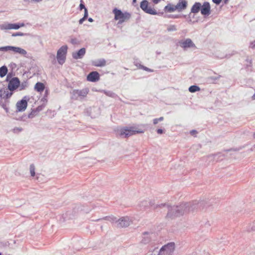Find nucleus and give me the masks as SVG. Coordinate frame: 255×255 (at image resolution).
I'll list each match as a JSON object with an SVG mask.
<instances>
[{
  "label": "nucleus",
  "mask_w": 255,
  "mask_h": 255,
  "mask_svg": "<svg viewBox=\"0 0 255 255\" xmlns=\"http://www.w3.org/2000/svg\"><path fill=\"white\" fill-rule=\"evenodd\" d=\"M204 201L196 202H185L182 203L177 206H170L165 204H161L158 206H163L167 209V218L173 219L183 215L188 214L194 211L197 208H201L202 209L204 208Z\"/></svg>",
  "instance_id": "nucleus-1"
},
{
  "label": "nucleus",
  "mask_w": 255,
  "mask_h": 255,
  "mask_svg": "<svg viewBox=\"0 0 255 255\" xmlns=\"http://www.w3.org/2000/svg\"><path fill=\"white\" fill-rule=\"evenodd\" d=\"M143 131L134 127H125L118 130L117 133L122 138H127L136 133H143Z\"/></svg>",
  "instance_id": "nucleus-2"
},
{
  "label": "nucleus",
  "mask_w": 255,
  "mask_h": 255,
  "mask_svg": "<svg viewBox=\"0 0 255 255\" xmlns=\"http://www.w3.org/2000/svg\"><path fill=\"white\" fill-rule=\"evenodd\" d=\"M113 12L115 15L114 19L119 20L118 24H122L124 22L128 20L131 17V14L129 12H123L121 10L115 8L113 10Z\"/></svg>",
  "instance_id": "nucleus-3"
},
{
  "label": "nucleus",
  "mask_w": 255,
  "mask_h": 255,
  "mask_svg": "<svg viewBox=\"0 0 255 255\" xmlns=\"http://www.w3.org/2000/svg\"><path fill=\"white\" fill-rule=\"evenodd\" d=\"M89 92L88 88H85L81 90L75 89L71 93V98L76 100H81L86 97Z\"/></svg>",
  "instance_id": "nucleus-4"
},
{
  "label": "nucleus",
  "mask_w": 255,
  "mask_h": 255,
  "mask_svg": "<svg viewBox=\"0 0 255 255\" xmlns=\"http://www.w3.org/2000/svg\"><path fill=\"white\" fill-rule=\"evenodd\" d=\"M68 46L63 45L57 51L56 58L59 64L62 65L65 61Z\"/></svg>",
  "instance_id": "nucleus-5"
},
{
  "label": "nucleus",
  "mask_w": 255,
  "mask_h": 255,
  "mask_svg": "<svg viewBox=\"0 0 255 255\" xmlns=\"http://www.w3.org/2000/svg\"><path fill=\"white\" fill-rule=\"evenodd\" d=\"M175 250L174 243H170L163 246L159 250L158 255H172Z\"/></svg>",
  "instance_id": "nucleus-6"
},
{
  "label": "nucleus",
  "mask_w": 255,
  "mask_h": 255,
  "mask_svg": "<svg viewBox=\"0 0 255 255\" xmlns=\"http://www.w3.org/2000/svg\"><path fill=\"white\" fill-rule=\"evenodd\" d=\"M9 50H11L15 53H18L23 55H25L27 54L26 50L19 47H14L12 46L0 47V51L6 52Z\"/></svg>",
  "instance_id": "nucleus-7"
},
{
  "label": "nucleus",
  "mask_w": 255,
  "mask_h": 255,
  "mask_svg": "<svg viewBox=\"0 0 255 255\" xmlns=\"http://www.w3.org/2000/svg\"><path fill=\"white\" fill-rule=\"evenodd\" d=\"M24 25L25 24L24 23H4L0 24V29L1 30L18 29L20 27H23Z\"/></svg>",
  "instance_id": "nucleus-8"
},
{
  "label": "nucleus",
  "mask_w": 255,
  "mask_h": 255,
  "mask_svg": "<svg viewBox=\"0 0 255 255\" xmlns=\"http://www.w3.org/2000/svg\"><path fill=\"white\" fill-rule=\"evenodd\" d=\"M155 237V234L152 232H144L142 234L140 243L146 245L149 243Z\"/></svg>",
  "instance_id": "nucleus-9"
},
{
  "label": "nucleus",
  "mask_w": 255,
  "mask_h": 255,
  "mask_svg": "<svg viewBox=\"0 0 255 255\" xmlns=\"http://www.w3.org/2000/svg\"><path fill=\"white\" fill-rule=\"evenodd\" d=\"M140 8L146 13L155 15L157 14L156 10L148 6V2L146 0H143L140 2Z\"/></svg>",
  "instance_id": "nucleus-10"
},
{
  "label": "nucleus",
  "mask_w": 255,
  "mask_h": 255,
  "mask_svg": "<svg viewBox=\"0 0 255 255\" xmlns=\"http://www.w3.org/2000/svg\"><path fill=\"white\" fill-rule=\"evenodd\" d=\"M179 43L180 46L183 48L184 50L189 48H194L195 49L197 48L195 44L190 38H187L184 40H180L179 42Z\"/></svg>",
  "instance_id": "nucleus-11"
},
{
  "label": "nucleus",
  "mask_w": 255,
  "mask_h": 255,
  "mask_svg": "<svg viewBox=\"0 0 255 255\" xmlns=\"http://www.w3.org/2000/svg\"><path fill=\"white\" fill-rule=\"evenodd\" d=\"M131 221L128 217H124L119 219L117 222V226L119 228L127 227L130 224Z\"/></svg>",
  "instance_id": "nucleus-12"
},
{
  "label": "nucleus",
  "mask_w": 255,
  "mask_h": 255,
  "mask_svg": "<svg viewBox=\"0 0 255 255\" xmlns=\"http://www.w3.org/2000/svg\"><path fill=\"white\" fill-rule=\"evenodd\" d=\"M20 85V81L18 78L14 77L9 80L8 84V89L10 91L16 90Z\"/></svg>",
  "instance_id": "nucleus-13"
},
{
  "label": "nucleus",
  "mask_w": 255,
  "mask_h": 255,
  "mask_svg": "<svg viewBox=\"0 0 255 255\" xmlns=\"http://www.w3.org/2000/svg\"><path fill=\"white\" fill-rule=\"evenodd\" d=\"M88 81L95 82L100 80V74L97 71L90 72L87 77Z\"/></svg>",
  "instance_id": "nucleus-14"
},
{
  "label": "nucleus",
  "mask_w": 255,
  "mask_h": 255,
  "mask_svg": "<svg viewBox=\"0 0 255 255\" xmlns=\"http://www.w3.org/2000/svg\"><path fill=\"white\" fill-rule=\"evenodd\" d=\"M211 7L208 2H204L201 7V13L204 15H209L210 14Z\"/></svg>",
  "instance_id": "nucleus-15"
},
{
  "label": "nucleus",
  "mask_w": 255,
  "mask_h": 255,
  "mask_svg": "<svg viewBox=\"0 0 255 255\" xmlns=\"http://www.w3.org/2000/svg\"><path fill=\"white\" fill-rule=\"evenodd\" d=\"M16 109L18 112H23L25 110L27 106V102L25 100H21L16 103Z\"/></svg>",
  "instance_id": "nucleus-16"
},
{
  "label": "nucleus",
  "mask_w": 255,
  "mask_h": 255,
  "mask_svg": "<svg viewBox=\"0 0 255 255\" xmlns=\"http://www.w3.org/2000/svg\"><path fill=\"white\" fill-rule=\"evenodd\" d=\"M85 53L86 49L85 48H82L77 52H73L72 57L74 59H82Z\"/></svg>",
  "instance_id": "nucleus-17"
},
{
  "label": "nucleus",
  "mask_w": 255,
  "mask_h": 255,
  "mask_svg": "<svg viewBox=\"0 0 255 255\" xmlns=\"http://www.w3.org/2000/svg\"><path fill=\"white\" fill-rule=\"evenodd\" d=\"M187 2L185 0H179L175 5V8L180 12L186 8Z\"/></svg>",
  "instance_id": "nucleus-18"
},
{
  "label": "nucleus",
  "mask_w": 255,
  "mask_h": 255,
  "mask_svg": "<svg viewBox=\"0 0 255 255\" xmlns=\"http://www.w3.org/2000/svg\"><path fill=\"white\" fill-rule=\"evenodd\" d=\"M35 170V167L34 165L33 164H30V166H29V171H30V173L31 176L34 177L36 176V179L38 181H40V180H39V178H40V176H43V175H41L40 174H39V173H37L36 175Z\"/></svg>",
  "instance_id": "nucleus-19"
},
{
  "label": "nucleus",
  "mask_w": 255,
  "mask_h": 255,
  "mask_svg": "<svg viewBox=\"0 0 255 255\" xmlns=\"http://www.w3.org/2000/svg\"><path fill=\"white\" fill-rule=\"evenodd\" d=\"M159 204H158L159 205ZM148 206L151 207H153L154 209H157L158 208H162L163 206H158V205H156L154 206V204L151 201H149L147 200H144L141 202L140 206L143 207L144 208L147 207Z\"/></svg>",
  "instance_id": "nucleus-20"
},
{
  "label": "nucleus",
  "mask_w": 255,
  "mask_h": 255,
  "mask_svg": "<svg viewBox=\"0 0 255 255\" xmlns=\"http://www.w3.org/2000/svg\"><path fill=\"white\" fill-rule=\"evenodd\" d=\"M92 65L96 67H103L106 64V61L104 59H98L97 60L93 61L92 62Z\"/></svg>",
  "instance_id": "nucleus-21"
},
{
  "label": "nucleus",
  "mask_w": 255,
  "mask_h": 255,
  "mask_svg": "<svg viewBox=\"0 0 255 255\" xmlns=\"http://www.w3.org/2000/svg\"><path fill=\"white\" fill-rule=\"evenodd\" d=\"M201 4L200 2H196L192 6L191 12L193 13H198L201 9Z\"/></svg>",
  "instance_id": "nucleus-22"
},
{
  "label": "nucleus",
  "mask_w": 255,
  "mask_h": 255,
  "mask_svg": "<svg viewBox=\"0 0 255 255\" xmlns=\"http://www.w3.org/2000/svg\"><path fill=\"white\" fill-rule=\"evenodd\" d=\"M44 85L40 82H37L34 86L35 90L38 92H42L44 90Z\"/></svg>",
  "instance_id": "nucleus-23"
},
{
  "label": "nucleus",
  "mask_w": 255,
  "mask_h": 255,
  "mask_svg": "<svg viewBox=\"0 0 255 255\" xmlns=\"http://www.w3.org/2000/svg\"><path fill=\"white\" fill-rule=\"evenodd\" d=\"M175 10H177V9L175 8V5L174 6V5H172L171 4H168L164 7L165 11H166L168 12H172L174 11Z\"/></svg>",
  "instance_id": "nucleus-24"
},
{
  "label": "nucleus",
  "mask_w": 255,
  "mask_h": 255,
  "mask_svg": "<svg viewBox=\"0 0 255 255\" xmlns=\"http://www.w3.org/2000/svg\"><path fill=\"white\" fill-rule=\"evenodd\" d=\"M8 69L6 66H2L0 68V77L2 78L7 73Z\"/></svg>",
  "instance_id": "nucleus-25"
},
{
  "label": "nucleus",
  "mask_w": 255,
  "mask_h": 255,
  "mask_svg": "<svg viewBox=\"0 0 255 255\" xmlns=\"http://www.w3.org/2000/svg\"><path fill=\"white\" fill-rule=\"evenodd\" d=\"M200 90V88L196 85H193L189 87V91L191 93H194L197 91H199Z\"/></svg>",
  "instance_id": "nucleus-26"
},
{
  "label": "nucleus",
  "mask_w": 255,
  "mask_h": 255,
  "mask_svg": "<svg viewBox=\"0 0 255 255\" xmlns=\"http://www.w3.org/2000/svg\"><path fill=\"white\" fill-rule=\"evenodd\" d=\"M103 92L104 93V94L105 95H106L107 96H108L109 97H111L112 98H115L117 96V95L112 91H103Z\"/></svg>",
  "instance_id": "nucleus-27"
},
{
  "label": "nucleus",
  "mask_w": 255,
  "mask_h": 255,
  "mask_svg": "<svg viewBox=\"0 0 255 255\" xmlns=\"http://www.w3.org/2000/svg\"><path fill=\"white\" fill-rule=\"evenodd\" d=\"M167 30L168 31H175L177 30L176 26L175 25H170L168 26L167 28Z\"/></svg>",
  "instance_id": "nucleus-28"
},
{
  "label": "nucleus",
  "mask_w": 255,
  "mask_h": 255,
  "mask_svg": "<svg viewBox=\"0 0 255 255\" xmlns=\"http://www.w3.org/2000/svg\"><path fill=\"white\" fill-rule=\"evenodd\" d=\"M220 77H221L220 75H219L218 76H215V77H210L208 78V81H209L210 82H214L216 80L219 79Z\"/></svg>",
  "instance_id": "nucleus-29"
},
{
  "label": "nucleus",
  "mask_w": 255,
  "mask_h": 255,
  "mask_svg": "<svg viewBox=\"0 0 255 255\" xmlns=\"http://www.w3.org/2000/svg\"><path fill=\"white\" fill-rule=\"evenodd\" d=\"M19 86L20 90H23L28 86V83L26 81L23 82L19 85Z\"/></svg>",
  "instance_id": "nucleus-30"
},
{
  "label": "nucleus",
  "mask_w": 255,
  "mask_h": 255,
  "mask_svg": "<svg viewBox=\"0 0 255 255\" xmlns=\"http://www.w3.org/2000/svg\"><path fill=\"white\" fill-rule=\"evenodd\" d=\"M70 42L73 45H78L80 44V41L76 38H71Z\"/></svg>",
  "instance_id": "nucleus-31"
},
{
  "label": "nucleus",
  "mask_w": 255,
  "mask_h": 255,
  "mask_svg": "<svg viewBox=\"0 0 255 255\" xmlns=\"http://www.w3.org/2000/svg\"><path fill=\"white\" fill-rule=\"evenodd\" d=\"M38 113L35 110H33L30 114L28 115L29 118H32L35 117Z\"/></svg>",
  "instance_id": "nucleus-32"
},
{
  "label": "nucleus",
  "mask_w": 255,
  "mask_h": 255,
  "mask_svg": "<svg viewBox=\"0 0 255 255\" xmlns=\"http://www.w3.org/2000/svg\"><path fill=\"white\" fill-rule=\"evenodd\" d=\"M27 35V34H26V33H22L21 32H17L16 33H13L12 34V36H13V37L18 36H25Z\"/></svg>",
  "instance_id": "nucleus-33"
},
{
  "label": "nucleus",
  "mask_w": 255,
  "mask_h": 255,
  "mask_svg": "<svg viewBox=\"0 0 255 255\" xmlns=\"http://www.w3.org/2000/svg\"><path fill=\"white\" fill-rule=\"evenodd\" d=\"M6 93V91H5L4 89L0 90V97L1 98L5 99V94Z\"/></svg>",
  "instance_id": "nucleus-34"
},
{
  "label": "nucleus",
  "mask_w": 255,
  "mask_h": 255,
  "mask_svg": "<svg viewBox=\"0 0 255 255\" xmlns=\"http://www.w3.org/2000/svg\"><path fill=\"white\" fill-rule=\"evenodd\" d=\"M248 232H251L252 231L255 232V225L253 224L251 227H249L247 229Z\"/></svg>",
  "instance_id": "nucleus-35"
},
{
  "label": "nucleus",
  "mask_w": 255,
  "mask_h": 255,
  "mask_svg": "<svg viewBox=\"0 0 255 255\" xmlns=\"http://www.w3.org/2000/svg\"><path fill=\"white\" fill-rule=\"evenodd\" d=\"M246 61L247 62V64H246V67L248 68L249 67H252V62L251 60L247 59L246 60Z\"/></svg>",
  "instance_id": "nucleus-36"
},
{
  "label": "nucleus",
  "mask_w": 255,
  "mask_h": 255,
  "mask_svg": "<svg viewBox=\"0 0 255 255\" xmlns=\"http://www.w3.org/2000/svg\"><path fill=\"white\" fill-rule=\"evenodd\" d=\"M12 91H10V92L8 91H6V93L5 94V99H8L12 95Z\"/></svg>",
  "instance_id": "nucleus-37"
},
{
  "label": "nucleus",
  "mask_w": 255,
  "mask_h": 255,
  "mask_svg": "<svg viewBox=\"0 0 255 255\" xmlns=\"http://www.w3.org/2000/svg\"><path fill=\"white\" fill-rule=\"evenodd\" d=\"M12 73H9L7 74V76H6V80L7 81H9V80H10V79L12 78Z\"/></svg>",
  "instance_id": "nucleus-38"
},
{
  "label": "nucleus",
  "mask_w": 255,
  "mask_h": 255,
  "mask_svg": "<svg viewBox=\"0 0 255 255\" xmlns=\"http://www.w3.org/2000/svg\"><path fill=\"white\" fill-rule=\"evenodd\" d=\"M13 130L14 132L18 133V132H20L22 130V128H13Z\"/></svg>",
  "instance_id": "nucleus-39"
},
{
  "label": "nucleus",
  "mask_w": 255,
  "mask_h": 255,
  "mask_svg": "<svg viewBox=\"0 0 255 255\" xmlns=\"http://www.w3.org/2000/svg\"><path fill=\"white\" fill-rule=\"evenodd\" d=\"M141 68L148 72H152L153 70L143 66H141Z\"/></svg>",
  "instance_id": "nucleus-40"
},
{
  "label": "nucleus",
  "mask_w": 255,
  "mask_h": 255,
  "mask_svg": "<svg viewBox=\"0 0 255 255\" xmlns=\"http://www.w3.org/2000/svg\"><path fill=\"white\" fill-rule=\"evenodd\" d=\"M250 47L252 49H255V40L250 43Z\"/></svg>",
  "instance_id": "nucleus-41"
},
{
  "label": "nucleus",
  "mask_w": 255,
  "mask_h": 255,
  "mask_svg": "<svg viewBox=\"0 0 255 255\" xmlns=\"http://www.w3.org/2000/svg\"><path fill=\"white\" fill-rule=\"evenodd\" d=\"M88 12L87 8H85L84 17L86 19L88 17Z\"/></svg>",
  "instance_id": "nucleus-42"
},
{
  "label": "nucleus",
  "mask_w": 255,
  "mask_h": 255,
  "mask_svg": "<svg viewBox=\"0 0 255 255\" xmlns=\"http://www.w3.org/2000/svg\"><path fill=\"white\" fill-rule=\"evenodd\" d=\"M213 2L216 4H219L221 2L222 0H212Z\"/></svg>",
  "instance_id": "nucleus-43"
},
{
  "label": "nucleus",
  "mask_w": 255,
  "mask_h": 255,
  "mask_svg": "<svg viewBox=\"0 0 255 255\" xmlns=\"http://www.w3.org/2000/svg\"><path fill=\"white\" fill-rule=\"evenodd\" d=\"M42 109V108L41 106H38L36 109L35 111H36L37 113H38L40 111H41Z\"/></svg>",
  "instance_id": "nucleus-44"
},
{
  "label": "nucleus",
  "mask_w": 255,
  "mask_h": 255,
  "mask_svg": "<svg viewBox=\"0 0 255 255\" xmlns=\"http://www.w3.org/2000/svg\"><path fill=\"white\" fill-rule=\"evenodd\" d=\"M79 7H80V10H82V9H85V8H86L85 6V5L84 4H83L82 3H80Z\"/></svg>",
  "instance_id": "nucleus-45"
},
{
  "label": "nucleus",
  "mask_w": 255,
  "mask_h": 255,
  "mask_svg": "<svg viewBox=\"0 0 255 255\" xmlns=\"http://www.w3.org/2000/svg\"><path fill=\"white\" fill-rule=\"evenodd\" d=\"M86 19L85 18H84V17L82 18H81L79 20V23L80 24H81L83 23V22H84V21H85Z\"/></svg>",
  "instance_id": "nucleus-46"
},
{
  "label": "nucleus",
  "mask_w": 255,
  "mask_h": 255,
  "mask_svg": "<svg viewBox=\"0 0 255 255\" xmlns=\"http://www.w3.org/2000/svg\"><path fill=\"white\" fill-rule=\"evenodd\" d=\"M157 132L158 134H162L163 133V130L161 128H159L157 129Z\"/></svg>",
  "instance_id": "nucleus-47"
},
{
  "label": "nucleus",
  "mask_w": 255,
  "mask_h": 255,
  "mask_svg": "<svg viewBox=\"0 0 255 255\" xmlns=\"http://www.w3.org/2000/svg\"><path fill=\"white\" fill-rule=\"evenodd\" d=\"M158 122L159 121L158 120L157 118L154 119L153 120V123L154 125H156L158 123Z\"/></svg>",
  "instance_id": "nucleus-48"
},
{
  "label": "nucleus",
  "mask_w": 255,
  "mask_h": 255,
  "mask_svg": "<svg viewBox=\"0 0 255 255\" xmlns=\"http://www.w3.org/2000/svg\"><path fill=\"white\" fill-rule=\"evenodd\" d=\"M197 133V132L196 130H192L190 131V133L193 135L196 134Z\"/></svg>",
  "instance_id": "nucleus-49"
},
{
  "label": "nucleus",
  "mask_w": 255,
  "mask_h": 255,
  "mask_svg": "<svg viewBox=\"0 0 255 255\" xmlns=\"http://www.w3.org/2000/svg\"><path fill=\"white\" fill-rule=\"evenodd\" d=\"M161 0H152V1L155 4L158 3Z\"/></svg>",
  "instance_id": "nucleus-50"
},
{
  "label": "nucleus",
  "mask_w": 255,
  "mask_h": 255,
  "mask_svg": "<svg viewBox=\"0 0 255 255\" xmlns=\"http://www.w3.org/2000/svg\"><path fill=\"white\" fill-rule=\"evenodd\" d=\"M171 17L174 18H177L179 17V15H172L171 16Z\"/></svg>",
  "instance_id": "nucleus-51"
},
{
  "label": "nucleus",
  "mask_w": 255,
  "mask_h": 255,
  "mask_svg": "<svg viewBox=\"0 0 255 255\" xmlns=\"http://www.w3.org/2000/svg\"><path fill=\"white\" fill-rule=\"evenodd\" d=\"M158 120L159 121V122H161L163 120L164 118L163 117H161L159 118H157Z\"/></svg>",
  "instance_id": "nucleus-52"
},
{
  "label": "nucleus",
  "mask_w": 255,
  "mask_h": 255,
  "mask_svg": "<svg viewBox=\"0 0 255 255\" xmlns=\"http://www.w3.org/2000/svg\"><path fill=\"white\" fill-rule=\"evenodd\" d=\"M2 108H3L4 109H5V110L7 111V108L6 107V106H5V105H2Z\"/></svg>",
  "instance_id": "nucleus-53"
},
{
  "label": "nucleus",
  "mask_w": 255,
  "mask_h": 255,
  "mask_svg": "<svg viewBox=\"0 0 255 255\" xmlns=\"http://www.w3.org/2000/svg\"><path fill=\"white\" fill-rule=\"evenodd\" d=\"M229 0H223V1L224 2L225 4H227L229 2Z\"/></svg>",
  "instance_id": "nucleus-54"
},
{
  "label": "nucleus",
  "mask_w": 255,
  "mask_h": 255,
  "mask_svg": "<svg viewBox=\"0 0 255 255\" xmlns=\"http://www.w3.org/2000/svg\"><path fill=\"white\" fill-rule=\"evenodd\" d=\"M88 21L90 22H92L93 21V19L91 17H90L88 18Z\"/></svg>",
  "instance_id": "nucleus-55"
},
{
  "label": "nucleus",
  "mask_w": 255,
  "mask_h": 255,
  "mask_svg": "<svg viewBox=\"0 0 255 255\" xmlns=\"http://www.w3.org/2000/svg\"><path fill=\"white\" fill-rule=\"evenodd\" d=\"M136 0H132V3L134 4V3H136Z\"/></svg>",
  "instance_id": "nucleus-56"
},
{
  "label": "nucleus",
  "mask_w": 255,
  "mask_h": 255,
  "mask_svg": "<svg viewBox=\"0 0 255 255\" xmlns=\"http://www.w3.org/2000/svg\"><path fill=\"white\" fill-rule=\"evenodd\" d=\"M253 136H254V137L255 138V132L254 133V134H253Z\"/></svg>",
  "instance_id": "nucleus-57"
},
{
  "label": "nucleus",
  "mask_w": 255,
  "mask_h": 255,
  "mask_svg": "<svg viewBox=\"0 0 255 255\" xmlns=\"http://www.w3.org/2000/svg\"><path fill=\"white\" fill-rule=\"evenodd\" d=\"M47 93H48V91H47V90H46V91H45V94H47Z\"/></svg>",
  "instance_id": "nucleus-58"
},
{
  "label": "nucleus",
  "mask_w": 255,
  "mask_h": 255,
  "mask_svg": "<svg viewBox=\"0 0 255 255\" xmlns=\"http://www.w3.org/2000/svg\"><path fill=\"white\" fill-rule=\"evenodd\" d=\"M107 218H108L107 217H106L104 218L103 219L106 220V219H107Z\"/></svg>",
  "instance_id": "nucleus-59"
},
{
  "label": "nucleus",
  "mask_w": 255,
  "mask_h": 255,
  "mask_svg": "<svg viewBox=\"0 0 255 255\" xmlns=\"http://www.w3.org/2000/svg\"><path fill=\"white\" fill-rule=\"evenodd\" d=\"M0 255H1V253H0Z\"/></svg>",
  "instance_id": "nucleus-60"
}]
</instances>
